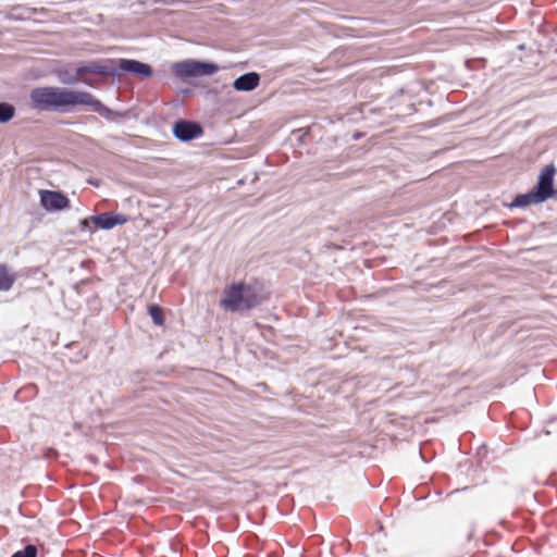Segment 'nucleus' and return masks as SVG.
I'll return each instance as SVG.
<instances>
[{
    "label": "nucleus",
    "instance_id": "7",
    "mask_svg": "<svg viewBox=\"0 0 557 557\" xmlns=\"http://www.w3.org/2000/svg\"><path fill=\"white\" fill-rule=\"evenodd\" d=\"M119 67L124 71L132 73L139 77H149L152 75V69L149 64L143 63L137 60L120 59L117 61Z\"/></svg>",
    "mask_w": 557,
    "mask_h": 557
},
{
    "label": "nucleus",
    "instance_id": "11",
    "mask_svg": "<svg viewBox=\"0 0 557 557\" xmlns=\"http://www.w3.org/2000/svg\"><path fill=\"white\" fill-rule=\"evenodd\" d=\"M14 277L9 273V271L0 267V290H9L13 285Z\"/></svg>",
    "mask_w": 557,
    "mask_h": 557
},
{
    "label": "nucleus",
    "instance_id": "13",
    "mask_svg": "<svg viewBox=\"0 0 557 557\" xmlns=\"http://www.w3.org/2000/svg\"><path fill=\"white\" fill-rule=\"evenodd\" d=\"M149 314L152 319V321L157 325H162L164 322L162 310L158 306H150L149 308Z\"/></svg>",
    "mask_w": 557,
    "mask_h": 557
},
{
    "label": "nucleus",
    "instance_id": "3",
    "mask_svg": "<svg viewBox=\"0 0 557 557\" xmlns=\"http://www.w3.org/2000/svg\"><path fill=\"white\" fill-rule=\"evenodd\" d=\"M41 207L48 212H58L70 208V199L61 191L39 190Z\"/></svg>",
    "mask_w": 557,
    "mask_h": 557
},
{
    "label": "nucleus",
    "instance_id": "8",
    "mask_svg": "<svg viewBox=\"0 0 557 557\" xmlns=\"http://www.w3.org/2000/svg\"><path fill=\"white\" fill-rule=\"evenodd\" d=\"M90 221L100 228L110 230L115 225L125 224L127 219L123 215L99 214L91 216Z\"/></svg>",
    "mask_w": 557,
    "mask_h": 557
},
{
    "label": "nucleus",
    "instance_id": "16",
    "mask_svg": "<svg viewBox=\"0 0 557 557\" xmlns=\"http://www.w3.org/2000/svg\"><path fill=\"white\" fill-rule=\"evenodd\" d=\"M98 73H112V71L108 70L107 67H100L97 70Z\"/></svg>",
    "mask_w": 557,
    "mask_h": 557
},
{
    "label": "nucleus",
    "instance_id": "4",
    "mask_svg": "<svg viewBox=\"0 0 557 557\" xmlns=\"http://www.w3.org/2000/svg\"><path fill=\"white\" fill-rule=\"evenodd\" d=\"M172 71L181 78L206 75L209 73V64L197 61H183L172 65Z\"/></svg>",
    "mask_w": 557,
    "mask_h": 557
},
{
    "label": "nucleus",
    "instance_id": "18",
    "mask_svg": "<svg viewBox=\"0 0 557 557\" xmlns=\"http://www.w3.org/2000/svg\"><path fill=\"white\" fill-rule=\"evenodd\" d=\"M64 83H67V81H63ZM75 81H69L70 84H73Z\"/></svg>",
    "mask_w": 557,
    "mask_h": 557
},
{
    "label": "nucleus",
    "instance_id": "14",
    "mask_svg": "<svg viewBox=\"0 0 557 557\" xmlns=\"http://www.w3.org/2000/svg\"><path fill=\"white\" fill-rule=\"evenodd\" d=\"M37 548L34 545H28L24 550L16 552L12 557H36Z\"/></svg>",
    "mask_w": 557,
    "mask_h": 557
},
{
    "label": "nucleus",
    "instance_id": "5",
    "mask_svg": "<svg viewBox=\"0 0 557 557\" xmlns=\"http://www.w3.org/2000/svg\"><path fill=\"white\" fill-rule=\"evenodd\" d=\"M174 136L182 141H189L203 135V128L197 123L178 121L173 126Z\"/></svg>",
    "mask_w": 557,
    "mask_h": 557
},
{
    "label": "nucleus",
    "instance_id": "17",
    "mask_svg": "<svg viewBox=\"0 0 557 557\" xmlns=\"http://www.w3.org/2000/svg\"><path fill=\"white\" fill-rule=\"evenodd\" d=\"M215 70H216V67L211 64V67H210L211 73H213Z\"/></svg>",
    "mask_w": 557,
    "mask_h": 557
},
{
    "label": "nucleus",
    "instance_id": "10",
    "mask_svg": "<svg viewBox=\"0 0 557 557\" xmlns=\"http://www.w3.org/2000/svg\"><path fill=\"white\" fill-rule=\"evenodd\" d=\"M543 201V197H541L534 189H532L527 194L518 195L513 199L511 207H528L530 205L541 203Z\"/></svg>",
    "mask_w": 557,
    "mask_h": 557
},
{
    "label": "nucleus",
    "instance_id": "2",
    "mask_svg": "<svg viewBox=\"0 0 557 557\" xmlns=\"http://www.w3.org/2000/svg\"><path fill=\"white\" fill-rule=\"evenodd\" d=\"M261 301V297L256 288L244 284L237 283L227 286L224 290V297L221 299L220 305L227 311H245L249 310Z\"/></svg>",
    "mask_w": 557,
    "mask_h": 557
},
{
    "label": "nucleus",
    "instance_id": "12",
    "mask_svg": "<svg viewBox=\"0 0 557 557\" xmlns=\"http://www.w3.org/2000/svg\"><path fill=\"white\" fill-rule=\"evenodd\" d=\"M15 113V109L12 104L9 103H0V123L9 122Z\"/></svg>",
    "mask_w": 557,
    "mask_h": 557
},
{
    "label": "nucleus",
    "instance_id": "1",
    "mask_svg": "<svg viewBox=\"0 0 557 557\" xmlns=\"http://www.w3.org/2000/svg\"><path fill=\"white\" fill-rule=\"evenodd\" d=\"M30 104L39 110L72 111L77 106L90 107L101 115L107 116L110 110L91 94L83 90L57 86L34 88L29 95Z\"/></svg>",
    "mask_w": 557,
    "mask_h": 557
},
{
    "label": "nucleus",
    "instance_id": "6",
    "mask_svg": "<svg viewBox=\"0 0 557 557\" xmlns=\"http://www.w3.org/2000/svg\"><path fill=\"white\" fill-rule=\"evenodd\" d=\"M555 176V169L553 165L545 166L539 177V182L536 186L533 188L541 197H543V200H547L554 195V182Z\"/></svg>",
    "mask_w": 557,
    "mask_h": 557
},
{
    "label": "nucleus",
    "instance_id": "9",
    "mask_svg": "<svg viewBox=\"0 0 557 557\" xmlns=\"http://www.w3.org/2000/svg\"><path fill=\"white\" fill-rule=\"evenodd\" d=\"M259 82H260V77L257 73H253V72L247 73V74L239 76L234 82V88L236 90L249 91V90L255 89L259 85Z\"/></svg>",
    "mask_w": 557,
    "mask_h": 557
},
{
    "label": "nucleus",
    "instance_id": "15",
    "mask_svg": "<svg viewBox=\"0 0 557 557\" xmlns=\"http://www.w3.org/2000/svg\"><path fill=\"white\" fill-rule=\"evenodd\" d=\"M89 222H91V221H90V219H84V220H82V221L79 222V226H81V228H82V230L87 228V227H88V225H89Z\"/></svg>",
    "mask_w": 557,
    "mask_h": 557
}]
</instances>
